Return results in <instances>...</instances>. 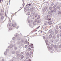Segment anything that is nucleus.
<instances>
[{
  "label": "nucleus",
  "mask_w": 61,
  "mask_h": 61,
  "mask_svg": "<svg viewBox=\"0 0 61 61\" xmlns=\"http://www.w3.org/2000/svg\"><path fill=\"white\" fill-rule=\"evenodd\" d=\"M25 44H27V43H29V42H27V41H25Z\"/></svg>",
  "instance_id": "bb28decb"
},
{
  "label": "nucleus",
  "mask_w": 61,
  "mask_h": 61,
  "mask_svg": "<svg viewBox=\"0 0 61 61\" xmlns=\"http://www.w3.org/2000/svg\"><path fill=\"white\" fill-rule=\"evenodd\" d=\"M41 33H42V31H41Z\"/></svg>",
  "instance_id": "e2e57ef3"
},
{
  "label": "nucleus",
  "mask_w": 61,
  "mask_h": 61,
  "mask_svg": "<svg viewBox=\"0 0 61 61\" xmlns=\"http://www.w3.org/2000/svg\"><path fill=\"white\" fill-rule=\"evenodd\" d=\"M28 21V22H29V23H30V22H29V21Z\"/></svg>",
  "instance_id": "680f3d73"
},
{
  "label": "nucleus",
  "mask_w": 61,
  "mask_h": 61,
  "mask_svg": "<svg viewBox=\"0 0 61 61\" xmlns=\"http://www.w3.org/2000/svg\"><path fill=\"white\" fill-rule=\"evenodd\" d=\"M29 6H28V5H27L25 6V8L24 9V11L25 12H26V9L27 8H29Z\"/></svg>",
  "instance_id": "20e7f679"
},
{
  "label": "nucleus",
  "mask_w": 61,
  "mask_h": 61,
  "mask_svg": "<svg viewBox=\"0 0 61 61\" xmlns=\"http://www.w3.org/2000/svg\"><path fill=\"white\" fill-rule=\"evenodd\" d=\"M18 27H19V26H18L17 28H16V29H18Z\"/></svg>",
  "instance_id": "864d4df0"
},
{
  "label": "nucleus",
  "mask_w": 61,
  "mask_h": 61,
  "mask_svg": "<svg viewBox=\"0 0 61 61\" xmlns=\"http://www.w3.org/2000/svg\"><path fill=\"white\" fill-rule=\"evenodd\" d=\"M4 55H6L7 54V52H4Z\"/></svg>",
  "instance_id": "393cba45"
},
{
  "label": "nucleus",
  "mask_w": 61,
  "mask_h": 61,
  "mask_svg": "<svg viewBox=\"0 0 61 61\" xmlns=\"http://www.w3.org/2000/svg\"><path fill=\"white\" fill-rule=\"evenodd\" d=\"M26 55L27 56H28V55H29V53L28 52H27L26 53Z\"/></svg>",
  "instance_id": "a878e982"
},
{
  "label": "nucleus",
  "mask_w": 61,
  "mask_h": 61,
  "mask_svg": "<svg viewBox=\"0 0 61 61\" xmlns=\"http://www.w3.org/2000/svg\"><path fill=\"white\" fill-rule=\"evenodd\" d=\"M53 8L52 7H49V9L50 10H51V9H52Z\"/></svg>",
  "instance_id": "f3484780"
},
{
  "label": "nucleus",
  "mask_w": 61,
  "mask_h": 61,
  "mask_svg": "<svg viewBox=\"0 0 61 61\" xmlns=\"http://www.w3.org/2000/svg\"><path fill=\"white\" fill-rule=\"evenodd\" d=\"M33 45V44H31V45Z\"/></svg>",
  "instance_id": "69168bd1"
},
{
  "label": "nucleus",
  "mask_w": 61,
  "mask_h": 61,
  "mask_svg": "<svg viewBox=\"0 0 61 61\" xmlns=\"http://www.w3.org/2000/svg\"><path fill=\"white\" fill-rule=\"evenodd\" d=\"M51 14V11H50L48 12V15H50V14Z\"/></svg>",
  "instance_id": "a211bd4d"
},
{
  "label": "nucleus",
  "mask_w": 61,
  "mask_h": 61,
  "mask_svg": "<svg viewBox=\"0 0 61 61\" xmlns=\"http://www.w3.org/2000/svg\"><path fill=\"white\" fill-rule=\"evenodd\" d=\"M24 61H27V60H25Z\"/></svg>",
  "instance_id": "6e6d98bb"
},
{
  "label": "nucleus",
  "mask_w": 61,
  "mask_h": 61,
  "mask_svg": "<svg viewBox=\"0 0 61 61\" xmlns=\"http://www.w3.org/2000/svg\"><path fill=\"white\" fill-rule=\"evenodd\" d=\"M0 15H2L3 14H2V13H0Z\"/></svg>",
  "instance_id": "09e8293b"
},
{
  "label": "nucleus",
  "mask_w": 61,
  "mask_h": 61,
  "mask_svg": "<svg viewBox=\"0 0 61 61\" xmlns=\"http://www.w3.org/2000/svg\"><path fill=\"white\" fill-rule=\"evenodd\" d=\"M56 8H54L53 10V11L54 12H56Z\"/></svg>",
  "instance_id": "2eb2a0df"
},
{
  "label": "nucleus",
  "mask_w": 61,
  "mask_h": 61,
  "mask_svg": "<svg viewBox=\"0 0 61 61\" xmlns=\"http://www.w3.org/2000/svg\"><path fill=\"white\" fill-rule=\"evenodd\" d=\"M17 49V48L16 47H15V50H16V49Z\"/></svg>",
  "instance_id": "473e14b6"
},
{
  "label": "nucleus",
  "mask_w": 61,
  "mask_h": 61,
  "mask_svg": "<svg viewBox=\"0 0 61 61\" xmlns=\"http://www.w3.org/2000/svg\"><path fill=\"white\" fill-rule=\"evenodd\" d=\"M26 59H28V57H27V56L26 57Z\"/></svg>",
  "instance_id": "a18cd8bd"
},
{
  "label": "nucleus",
  "mask_w": 61,
  "mask_h": 61,
  "mask_svg": "<svg viewBox=\"0 0 61 61\" xmlns=\"http://www.w3.org/2000/svg\"><path fill=\"white\" fill-rule=\"evenodd\" d=\"M27 14L28 15H30V12L29 11L28 12Z\"/></svg>",
  "instance_id": "6ab92c4d"
},
{
  "label": "nucleus",
  "mask_w": 61,
  "mask_h": 61,
  "mask_svg": "<svg viewBox=\"0 0 61 61\" xmlns=\"http://www.w3.org/2000/svg\"><path fill=\"white\" fill-rule=\"evenodd\" d=\"M50 15V16H52V14L51 13Z\"/></svg>",
  "instance_id": "72a5a7b5"
},
{
  "label": "nucleus",
  "mask_w": 61,
  "mask_h": 61,
  "mask_svg": "<svg viewBox=\"0 0 61 61\" xmlns=\"http://www.w3.org/2000/svg\"><path fill=\"white\" fill-rule=\"evenodd\" d=\"M38 16V14H35V17H37Z\"/></svg>",
  "instance_id": "dca6fc26"
},
{
  "label": "nucleus",
  "mask_w": 61,
  "mask_h": 61,
  "mask_svg": "<svg viewBox=\"0 0 61 61\" xmlns=\"http://www.w3.org/2000/svg\"><path fill=\"white\" fill-rule=\"evenodd\" d=\"M45 23L44 24V25L45 26L47 25V23H48V22L47 21H46Z\"/></svg>",
  "instance_id": "423d86ee"
},
{
  "label": "nucleus",
  "mask_w": 61,
  "mask_h": 61,
  "mask_svg": "<svg viewBox=\"0 0 61 61\" xmlns=\"http://www.w3.org/2000/svg\"><path fill=\"white\" fill-rule=\"evenodd\" d=\"M28 61H31V60H29Z\"/></svg>",
  "instance_id": "13d9d810"
},
{
  "label": "nucleus",
  "mask_w": 61,
  "mask_h": 61,
  "mask_svg": "<svg viewBox=\"0 0 61 61\" xmlns=\"http://www.w3.org/2000/svg\"><path fill=\"white\" fill-rule=\"evenodd\" d=\"M30 45H29V46H30ZM30 46H31V45H30Z\"/></svg>",
  "instance_id": "338daca9"
},
{
  "label": "nucleus",
  "mask_w": 61,
  "mask_h": 61,
  "mask_svg": "<svg viewBox=\"0 0 61 61\" xmlns=\"http://www.w3.org/2000/svg\"><path fill=\"white\" fill-rule=\"evenodd\" d=\"M40 18V16L39 15L37 17V19H39Z\"/></svg>",
  "instance_id": "1a4fd4ad"
},
{
  "label": "nucleus",
  "mask_w": 61,
  "mask_h": 61,
  "mask_svg": "<svg viewBox=\"0 0 61 61\" xmlns=\"http://www.w3.org/2000/svg\"><path fill=\"white\" fill-rule=\"evenodd\" d=\"M60 36H61V33H60Z\"/></svg>",
  "instance_id": "4d7b16f0"
},
{
  "label": "nucleus",
  "mask_w": 61,
  "mask_h": 61,
  "mask_svg": "<svg viewBox=\"0 0 61 61\" xmlns=\"http://www.w3.org/2000/svg\"><path fill=\"white\" fill-rule=\"evenodd\" d=\"M51 13H52V14H54L55 13V12L54 11V10H51Z\"/></svg>",
  "instance_id": "0eeeda50"
},
{
  "label": "nucleus",
  "mask_w": 61,
  "mask_h": 61,
  "mask_svg": "<svg viewBox=\"0 0 61 61\" xmlns=\"http://www.w3.org/2000/svg\"><path fill=\"white\" fill-rule=\"evenodd\" d=\"M9 50L8 49H7L6 50V51H8Z\"/></svg>",
  "instance_id": "8fccbe9b"
},
{
  "label": "nucleus",
  "mask_w": 61,
  "mask_h": 61,
  "mask_svg": "<svg viewBox=\"0 0 61 61\" xmlns=\"http://www.w3.org/2000/svg\"><path fill=\"white\" fill-rule=\"evenodd\" d=\"M55 32L56 34H57V33H58V31L57 30H55Z\"/></svg>",
  "instance_id": "9b49d317"
},
{
  "label": "nucleus",
  "mask_w": 61,
  "mask_h": 61,
  "mask_svg": "<svg viewBox=\"0 0 61 61\" xmlns=\"http://www.w3.org/2000/svg\"><path fill=\"white\" fill-rule=\"evenodd\" d=\"M17 56L18 57H20V54H18L17 55Z\"/></svg>",
  "instance_id": "412c9836"
},
{
  "label": "nucleus",
  "mask_w": 61,
  "mask_h": 61,
  "mask_svg": "<svg viewBox=\"0 0 61 61\" xmlns=\"http://www.w3.org/2000/svg\"><path fill=\"white\" fill-rule=\"evenodd\" d=\"M35 21L36 22H37V19H36L35 20Z\"/></svg>",
  "instance_id": "2f4dec72"
},
{
  "label": "nucleus",
  "mask_w": 61,
  "mask_h": 61,
  "mask_svg": "<svg viewBox=\"0 0 61 61\" xmlns=\"http://www.w3.org/2000/svg\"><path fill=\"white\" fill-rule=\"evenodd\" d=\"M48 49H49V50H50V47L49 46H48Z\"/></svg>",
  "instance_id": "f704fd0d"
},
{
  "label": "nucleus",
  "mask_w": 61,
  "mask_h": 61,
  "mask_svg": "<svg viewBox=\"0 0 61 61\" xmlns=\"http://www.w3.org/2000/svg\"><path fill=\"white\" fill-rule=\"evenodd\" d=\"M51 22H52V21H51V20H50L48 22L49 23H51Z\"/></svg>",
  "instance_id": "e433bc0d"
},
{
  "label": "nucleus",
  "mask_w": 61,
  "mask_h": 61,
  "mask_svg": "<svg viewBox=\"0 0 61 61\" xmlns=\"http://www.w3.org/2000/svg\"><path fill=\"white\" fill-rule=\"evenodd\" d=\"M24 58V56H22L21 57V59H23Z\"/></svg>",
  "instance_id": "b1692460"
},
{
  "label": "nucleus",
  "mask_w": 61,
  "mask_h": 61,
  "mask_svg": "<svg viewBox=\"0 0 61 61\" xmlns=\"http://www.w3.org/2000/svg\"><path fill=\"white\" fill-rule=\"evenodd\" d=\"M27 47V45H26L25 46V48H26Z\"/></svg>",
  "instance_id": "a19ab883"
},
{
  "label": "nucleus",
  "mask_w": 61,
  "mask_h": 61,
  "mask_svg": "<svg viewBox=\"0 0 61 61\" xmlns=\"http://www.w3.org/2000/svg\"><path fill=\"white\" fill-rule=\"evenodd\" d=\"M54 5V3H52L51 4V5L52 6Z\"/></svg>",
  "instance_id": "ea45409f"
},
{
  "label": "nucleus",
  "mask_w": 61,
  "mask_h": 61,
  "mask_svg": "<svg viewBox=\"0 0 61 61\" xmlns=\"http://www.w3.org/2000/svg\"><path fill=\"white\" fill-rule=\"evenodd\" d=\"M35 31L36 32V31H37V30H36Z\"/></svg>",
  "instance_id": "0e129e2a"
},
{
  "label": "nucleus",
  "mask_w": 61,
  "mask_h": 61,
  "mask_svg": "<svg viewBox=\"0 0 61 61\" xmlns=\"http://www.w3.org/2000/svg\"><path fill=\"white\" fill-rule=\"evenodd\" d=\"M1 2V0H0V2Z\"/></svg>",
  "instance_id": "bf43d9fd"
},
{
  "label": "nucleus",
  "mask_w": 61,
  "mask_h": 61,
  "mask_svg": "<svg viewBox=\"0 0 61 61\" xmlns=\"http://www.w3.org/2000/svg\"><path fill=\"white\" fill-rule=\"evenodd\" d=\"M37 23H40V22H39V20L37 21Z\"/></svg>",
  "instance_id": "c03bdc74"
},
{
  "label": "nucleus",
  "mask_w": 61,
  "mask_h": 61,
  "mask_svg": "<svg viewBox=\"0 0 61 61\" xmlns=\"http://www.w3.org/2000/svg\"><path fill=\"white\" fill-rule=\"evenodd\" d=\"M56 36H53L52 37V39L51 40V42H52V43L54 42V41H53V40H55L56 39Z\"/></svg>",
  "instance_id": "7ed1b4c3"
},
{
  "label": "nucleus",
  "mask_w": 61,
  "mask_h": 61,
  "mask_svg": "<svg viewBox=\"0 0 61 61\" xmlns=\"http://www.w3.org/2000/svg\"><path fill=\"white\" fill-rule=\"evenodd\" d=\"M43 39H44V40H45V37L44 36H43Z\"/></svg>",
  "instance_id": "de8ad7c7"
},
{
  "label": "nucleus",
  "mask_w": 61,
  "mask_h": 61,
  "mask_svg": "<svg viewBox=\"0 0 61 61\" xmlns=\"http://www.w3.org/2000/svg\"><path fill=\"white\" fill-rule=\"evenodd\" d=\"M30 54H32V52L31 51H30Z\"/></svg>",
  "instance_id": "5fc2aeb1"
},
{
  "label": "nucleus",
  "mask_w": 61,
  "mask_h": 61,
  "mask_svg": "<svg viewBox=\"0 0 61 61\" xmlns=\"http://www.w3.org/2000/svg\"><path fill=\"white\" fill-rule=\"evenodd\" d=\"M28 51H30V50H31V49L30 48H28L27 50Z\"/></svg>",
  "instance_id": "4be33fe9"
},
{
  "label": "nucleus",
  "mask_w": 61,
  "mask_h": 61,
  "mask_svg": "<svg viewBox=\"0 0 61 61\" xmlns=\"http://www.w3.org/2000/svg\"><path fill=\"white\" fill-rule=\"evenodd\" d=\"M4 16H3L1 17V18L2 19H4Z\"/></svg>",
  "instance_id": "c85d7f7f"
},
{
  "label": "nucleus",
  "mask_w": 61,
  "mask_h": 61,
  "mask_svg": "<svg viewBox=\"0 0 61 61\" xmlns=\"http://www.w3.org/2000/svg\"><path fill=\"white\" fill-rule=\"evenodd\" d=\"M45 18L48 21L49 20H51V19L50 18V16L49 15H48L47 17L46 16L45 17Z\"/></svg>",
  "instance_id": "f03ea898"
},
{
  "label": "nucleus",
  "mask_w": 61,
  "mask_h": 61,
  "mask_svg": "<svg viewBox=\"0 0 61 61\" xmlns=\"http://www.w3.org/2000/svg\"><path fill=\"white\" fill-rule=\"evenodd\" d=\"M15 37H13V38H12V39L13 40H15Z\"/></svg>",
  "instance_id": "4c0bfd02"
},
{
  "label": "nucleus",
  "mask_w": 61,
  "mask_h": 61,
  "mask_svg": "<svg viewBox=\"0 0 61 61\" xmlns=\"http://www.w3.org/2000/svg\"><path fill=\"white\" fill-rule=\"evenodd\" d=\"M47 9V7H46V6L44 8L43 7L42 9V11L43 13H45L46 11V10Z\"/></svg>",
  "instance_id": "f257e3e1"
},
{
  "label": "nucleus",
  "mask_w": 61,
  "mask_h": 61,
  "mask_svg": "<svg viewBox=\"0 0 61 61\" xmlns=\"http://www.w3.org/2000/svg\"><path fill=\"white\" fill-rule=\"evenodd\" d=\"M59 27L60 29H61V26H59Z\"/></svg>",
  "instance_id": "37998d69"
},
{
  "label": "nucleus",
  "mask_w": 61,
  "mask_h": 61,
  "mask_svg": "<svg viewBox=\"0 0 61 61\" xmlns=\"http://www.w3.org/2000/svg\"><path fill=\"white\" fill-rule=\"evenodd\" d=\"M32 19H35V17H33Z\"/></svg>",
  "instance_id": "3c124183"
},
{
  "label": "nucleus",
  "mask_w": 61,
  "mask_h": 61,
  "mask_svg": "<svg viewBox=\"0 0 61 61\" xmlns=\"http://www.w3.org/2000/svg\"><path fill=\"white\" fill-rule=\"evenodd\" d=\"M40 26H39L38 27L36 28V29H38L39 27H40Z\"/></svg>",
  "instance_id": "7c9ffc66"
},
{
  "label": "nucleus",
  "mask_w": 61,
  "mask_h": 61,
  "mask_svg": "<svg viewBox=\"0 0 61 61\" xmlns=\"http://www.w3.org/2000/svg\"><path fill=\"white\" fill-rule=\"evenodd\" d=\"M9 30H12V28H9Z\"/></svg>",
  "instance_id": "c756f323"
},
{
  "label": "nucleus",
  "mask_w": 61,
  "mask_h": 61,
  "mask_svg": "<svg viewBox=\"0 0 61 61\" xmlns=\"http://www.w3.org/2000/svg\"><path fill=\"white\" fill-rule=\"evenodd\" d=\"M46 41H45L46 44L47 45V46H48V44L47 43V42H46Z\"/></svg>",
  "instance_id": "5701e85b"
},
{
  "label": "nucleus",
  "mask_w": 61,
  "mask_h": 61,
  "mask_svg": "<svg viewBox=\"0 0 61 61\" xmlns=\"http://www.w3.org/2000/svg\"><path fill=\"white\" fill-rule=\"evenodd\" d=\"M52 36L51 34H50V35H49V38H52Z\"/></svg>",
  "instance_id": "6e6552de"
},
{
  "label": "nucleus",
  "mask_w": 61,
  "mask_h": 61,
  "mask_svg": "<svg viewBox=\"0 0 61 61\" xmlns=\"http://www.w3.org/2000/svg\"><path fill=\"white\" fill-rule=\"evenodd\" d=\"M59 47L60 48H61V45H60L59 46Z\"/></svg>",
  "instance_id": "49530a36"
},
{
  "label": "nucleus",
  "mask_w": 61,
  "mask_h": 61,
  "mask_svg": "<svg viewBox=\"0 0 61 61\" xmlns=\"http://www.w3.org/2000/svg\"><path fill=\"white\" fill-rule=\"evenodd\" d=\"M58 14L59 15H61V12L60 11H59L58 12Z\"/></svg>",
  "instance_id": "ddd939ff"
},
{
  "label": "nucleus",
  "mask_w": 61,
  "mask_h": 61,
  "mask_svg": "<svg viewBox=\"0 0 61 61\" xmlns=\"http://www.w3.org/2000/svg\"><path fill=\"white\" fill-rule=\"evenodd\" d=\"M12 26H13V27H15V25H14V24H13Z\"/></svg>",
  "instance_id": "58836bf2"
},
{
  "label": "nucleus",
  "mask_w": 61,
  "mask_h": 61,
  "mask_svg": "<svg viewBox=\"0 0 61 61\" xmlns=\"http://www.w3.org/2000/svg\"><path fill=\"white\" fill-rule=\"evenodd\" d=\"M2 61H5V60H4V59H3L2 60Z\"/></svg>",
  "instance_id": "603ef678"
},
{
  "label": "nucleus",
  "mask_w": 61,
  "mask_h": 61,
  "mask_svg": "<svg viewBox=\"0 0 61 61\" xmlns=\"http://www.w3.org/2000/svg\"><path fill=\"white\" fill-rule=\"evenodd\" d=\"M34 10H35V7H33L32 8L30 9L31 13H32V14L34 13Z\"/></svg>",
  "instance_id": "39448f33"
},
{
  "label": "nucleus",
  "mask_w": 61,
  "mask_h": 61,
  "mask_svg": "<svg viewBox=\"0 0 61 61\" xmlns=\"http://www.w3.org/2000/svg\"><path fill=\"white\" fill-rule=\"evenodd\" d=\"M56 36L57 38H59V35L57 34Z\"/></svg>",
  "instance_id": "4468645a"
},
{
  "label": "nucleus",
  "mask_w": 61,
  "mask_h": 61,
  "mask_svg": "<svg viewBox=\"0 0 61 61\" xmlns=\"http://www.w3.org/2000/svg\"><path fill=\"white\" fill-rule=\"evenodd\" d=\"M12 54H14L15 53V51H13L12 52Z\"/></svg>",
  "instance_id": "c9c22d12"
},
{
  "label": "nucleus",
  "mask_w": 61,
  "mask_h": 61,
  "mask_svg": "<svg viewBox=\"0 0 61 61\" xmlns=\"http://www.w3.org/2000/svg\"><path fill=\"white\" fill-rule=\"evenodd\" d=\"M22 5H23V7H24V5H25V3H24V2H23V3L22 4Z\"/></svg>",
  "instance_id": "cd10ccee"
},
{
  "label": "nucleus",
  "mask_w": 61,
  "mask_h": 61,
  "mask_svg": "<svg viewBox=\"0 0 61 61\" xmlns=\"http://www.w3.org/2000/svg\"><path fill=\"white\" fill-rule=\"evenodd\" d=\"M26 9V11H29V10H30V9H29V8Z\"/></svg>",
  "instance_id": "aec40b11"
},
{
  "label": "nucleus",
  "mask_w": 61,
  "mask_h": 61,
  "mask_svg": "<svg viewBox=\"0 0 61 61\" xmlns=\"http://www.w3.org/2000/svg\"><path fill=\"white\" fill-rule=\"evenodd\" d=\"M8 27H12V26L9 24H8Z\"/></svg>",
  "instance_id": "9d476101"
},
{
  "label": "nucleus",
  "mask_w": 61,
  "mask_h": 61,
  "mask_svg": "<svg viewBox=\"0 0 61 61\" xmlns=\"http://www.w3.org/2000/svg\"><path fill=\"white\" fill-rule=\"evenodd\" d=\"M10 0L9 1V2H10Z\"/></svg>",
  "instance_id": "774afa93"
},
{
  "label": "nucleus",
  "mask_w": 61,
  "mask_h": 61,
  "mask_svg": "<svg viewBox=\"0 0 61 61\" xmlns=\"http://www.w3.org/2000/svg\"><path fill=\"white\" fill-rule=\"evenodd\" d=\"M22 9H20V10H21Z\"/></svg>",
  "instance_id": "052dcab7"
},
{
  "label": "nucleus",
  "mask_w": 61,
  "mask_h": 61,
  "mask_svg": "<svg viewBox=\"0 0 61 61\" xmlns=\"http://www.w3.org/2000/svg\"><path fill=\"white\" fill-rule=\"evenodd\" d=\"M28 6H31V4H28Z\"/></svg>",
  "instance_id": "79ce46f5"
},
{
  "label": "nucleus",
  "mask_w": 61,
  "mask_h": 61,
  "mask_svg": "<svg viewBox=\"0 0 61 61\" xmlns=\"http://www.w3.org/2000/svg\"><path fill=\"white\" fill-rule=\"evenodd\" d=\"M10 47V48H12V47H13V45H11L10 46H9L8 47V48H9V47Z\"/></svg>",
  "instance_id": "f8f14e48"
}]
</instances>
